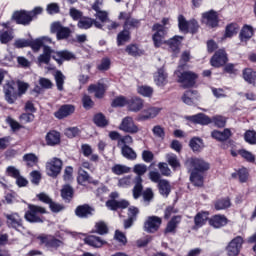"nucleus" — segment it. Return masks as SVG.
<instances>
[{"label": "nucleus", "instance_id": "1", "mask_svg": "<svg viewBox=\"0 0 256 256\" xmlns=\"http://www.w3.org/2000/svg\"><path fill=\"white\" fill-rule=\"evenodd\" d=\"M52 59L58 63V65H63V61H71L75 58V55L67 50L55 52L51 47L45 46L43 48V53L38 56L39 65H49Z\"/></svg>", "mask_w": 256, "mask_h": 256}, {"label": "nucleus", "instance_id": "2", "mask_svg": "<svg viewBox=\"0 0 256 256\" xmlns=\"http://www.w3.org/2000/svg\"><path fill=\"white\" fill-rule=\"evenodd\" d=\"M136 177L134 178V187L132 189L134 199H139L141 193H143V178L142 175L147 173V165L145 164H136L133 168Z\"/></svg>", "mask_w": 256, "mask_h": 256}, {"label": "nucleus", "instance_id": "3", "mask_svg": "<svg viewBox=\"0 0 256 256\" xmlns=\"http://www.w3.org/2000/svg\"><path fill=\"white\" fill-rule=\"evenodd\" d=\"M28 211L25 213L26 221L29 223H43V219L39 215H45L47 210L41 206L29 204Z\"/></svg>", "mask_w": 256, "mask_h": 256}, {"label": "nucleus", "instance_id": "4", "mask_svg": "<svg viewBox=\"0 0 256 256\" xmlns=\"http://www.w3.org/2000/svg\"><path fill=\"white\" fill-rule=\"evenodd\" d=\"M50 31L51 33L56 34V39L58 41L69 39L71 37V33H73L71 31V28L61 25V22L52 23L50 27Z\"/></svg>", "mask_w": 256, "mask_h": 256}, {"label": "nucleus", "instance_id": "5", "mask_svg": "<svg viewBox=\"0 0 256 256\" xmlns=\"http://www.w3.org/2000/svg\"><path fill=\"white\" fill-rule=\"evenodd\" d=\"M63 169V161L57 157L52 158L46 163V173L49 177H58Z\"/></svg>", "mask_w": 256, "mask_h": 256}, {"label": "nucleus", "instance_id": "6", "mask_svg": "<svg viewBox=\"0 0 256 256\" xmlns=\"http://www.w3.org/2000/svg\"><path fill=\"white\" fill-rule=\"evenodd\" d=\"M176 75L178 77V83H181L184 89L193 87V85H195V81H197V74H195V72H176Z\"/></svg>", "mask_w": 256, "mask_h": 256}, {"label": "nucleus", "instance_id": "7", "mask_svg": "<svg viewBox=\"0 0 256 256\" xmlns=\"http://www.w3.org/2000/svg\"><path fill=\"white\" fill-rule=\"evenodd\" d=\"M118 129H120V131H124V133H130V135H136V133H139L140 131L139 126L131 116L123 118Z\"/></svg>", "mask_w": 256, "mask_h": 256}, {"label": "nucleus", "instance_id": "8", "mask_svg": "<svg viewBox=\"0 0 256 256\" xmlns=\"http://www.w3.org/2000/svg\"><path fill=\"white\" fill-rule=\"evenodd\" d=\"M163 219L159 216H149L144 222V231L146 233H157L161 228Z\"/></svg>", "mask_w": 256, "mask_h": 256}, {"label": "nucleus", "instance_id": "9", "mask_svg": "<svg viewBox=\"0 0 256 256\" xmlns=\"http://www.w3.org/2000/svg\"><path fill=\"white\" fill-rule=\"evenodd\" d=\"M152 31H156V33L152 36L153 43L155 47H160L165 43L166 41H163L165 39V35L167 34V31L165 30V26L156 23L152 27Z\"/></svg>", "mask_w": 256, "mask_h": 256}, {"label": "nucleus", "instance_id": "10", "mask_svg": "<svg viewBox=\"0 0 256 256\" xmlns=\"http://www.w3.org/2000/svg\"><path fill=\"white\" fill-rule=\"evenodd\" d=\"M241 247H243V238L241 236H237L226 247V252L228 256H237L241 251Z\"/></svg>", "mask_w": 256, "mask_h": 256}, {"label": "nucleus", "instance_id": "11", "mask_svg": "<svg viewBox=\"0 0 256 256\" xmlns=\"http://www.w3.org/2000/svg\"><path fill=\"white\" fill-rule=\"evenodd\" d=\"M187 163L198 173H203L209 171V162L203 160L202 158H190L187 160Z\"/></svg>", "mask_w": 256, "mask_h": 256}, {"label": "nucleus", "instance_id": "12", "mask_svg": "<svg viewBox=\"0 0 256 256\" xmlns=\"http://www.w3.org/2000/svg\"><path fill=\"white\" fill-rule=\"evenodd\" d=\"M163 111V108L159 107H148L142 111V113L138 116L139 121H147L148 119H155L157 115H159Z\"/></svg>", "mask_w": 256, "mask_h": 256}, {"label": "nucleus", "instance_id": "13", "mask_svg": "<svg viewBox=\"0 0 256 256\" xmlns=\"http://www.w3.org/2000/svg\"><path fill=\"white\" fill-rule=\"evenodd\" d=\"M202 23L208 27H217L219 25V18L217 17V12L211 10L209 12L202 14Z\"/></svg>", "mask_w": 256, "mask_h": 256}, {"label": "nucleus", "instance_id": "14", "mask_svg": "<svg viewBox=\"0 0 256 256\" xmlns=\"http://www.w3.org/2000/svg\"><path fill=\"white\" fill-rule=\"evenodd\" d=\"M227 61V53L223 49H220L212 57L211 65L212 67H222Z\"/></svg>", "mask_w": 256, "mask_h": 256}, {"label": "nucleus", "instance_id": "15", "mask_svg": "<svg viewBox=\"0 0 256 256\" xmlns=\"http://www.w3.org/2000/svg\"><path fill=\"white\" fill-rule=\"evenodd\" d=\"M12 19H15L16 23H18V25H29V23H31L32 18H31V14H29V12L27 11H16L14 12Z\"/></svg>", "mask_w": 256, "mask_h": 256}, {"label": "nucleus", "instance_id": "16", "mask_svg": "<svg viewBox=\"0 0 256 256\" xmlns=\"http://www.w3.org/2000/svg\"><path fill=\"white\" fill-rule=\"evenodd\" d=\"M4 95L7 103L13 104L17 101V96L19 95L13 87V84L8 83L4 86Z\"/></svg>", "mask_w": 256, "mask_h": 256}, {"label": "nucleus", "instance_id": "17", "mask_svg": "<svg viewBox=\"0 0 256 256\" xmlns=\"http://www.w3.org/2000/svg\"><path fill=\"white\" fill-rule=\"evenodd\" d=\"M73 113H75V106L65 104L62 105L54 115L56 119H65V117H69V115H73Z\"/></svg>", "mask_w": 256, "mask_h": 256}, {"label": "nucleus", "instance_id": "18", "mask_svg": "<svg viewBox=\"0 0 256 256\" xmlns=\"http://www.w3.org/2000/svg\"><path fill=\"white\" fill-rule=\"evenodd\" d=\"M6 219L8 227H12L13 229H19V227H23V220L18 213L7 214Z\"/></svg>", "mask_w": 256, "mask_h": 256}, {"label": "nucleus", "instance_id": "19", "mask_svg": "<svg viewBox=\"0 0 256 256\" xmlns=\"http://www.w3.org/2000/svg\"><path fill=\"white\" fill-rule=\"evenodd\" d=\"M77 181L79 185H83L84 183H92V185H99V181L93 180L89 173H87V171H85L82 167L78 169Z\"/></svg>", "mask_w": 256, "mask_h": 256}, {"label": "nucleus", "instance_id": "20", "mask_svg": "<svg viewBox=\"0 0 256 256\" xmlns=\"http://www.w3.org/2000/svg\"><path fill=\"white\" fill-rule=\"evenodd\" d=\"M179 223H181V216H173L171 220L167 223L164 234L167 235L169 233H172L173 235H175V233H177V227L179 226Z\"/></svg>", "mask_w": 256, "mask_h": 256}, {"label": "nucleus", "instance_id": "21", "mask_svg": "<svg viewBox=\"0 0 256 256\" xmlns=\"http://www.w3.org/2000/svg\"><path fill=\"white\" fill-rule=\"evenodd\" d=\"M93 211H95V209H93L91 206L87 204H84L76 208L75 214L77 217H80L81 219H87V217L93 215Z\"/></svg>", "mask_w": 256, "mask_h": 256}, {"label": "nucleus", "instance_id": "22", "mask_svg": "<svg viewBox=\"0 0 256 256\" xmlns=\"http://www.w3.org/2000/svg\"><path fill=\"white\" fill-rule=\"evenodd\" d=\"M181 41H183V37L181 36H174L173 38L169 39L168 41L164 42L168 45L170 51L172 53H179L181 50Z\"/></svg>", "mask_w": 256, "mask_h": 256}, {"label": "nucleus", "instance_id": "23", "mask_svg": "<svg viewBox=\"0 0 256 256\" xmlns=\"http://www.w3.org/2000/svg\"><path fill=\"white\" fill-rule=\"evenodd\" d=\"M118 19H124L125 23H124V27L126 29H130V27H138L139 26V20L132 18L131 14L129 13H125V12H121L118 16Z\"/></svg>", "mask_w": 256, "mask_h": 256}, {"label": "nucleus", "instance_id": "24", "mask_svg": "<svg viewBox=\"0 0 256 256\" xmlns=\"http://www.w3.org/2000/svg\"><path fill=\"white\" fill-rule=\"evenodd\" d=\"M107 89V86L105 84H101V83H98V84H91L89 87H88V91L90 93H95V97L97 99H103V96L105 95V91Z\"/></svg>", "mask_w": 256, "mask_h": 256}, {"label": "nucleus", "instance_id": "25", "mask_svg": "<svg viewBox=\"0 0 256 256\" xmlns=\"http://www.w3.org/2000/svg\"><path fill=\"white\" fill-rule=\"evenodd\" d=\"M143 99L139 97H133L128 100V110L132 111L133 113H138V111H141L143 109Z\"/></svg>", "mask_w": 256, "mask_h": 256}, {"label": "nucleus", "instance_id": "26", "mask_svg": "<svg viewBox=\"0 0 256 256\" xmlns=\"http://www.w3.org/2000/svg\"><path fill=\"white\" fill-rule=\"evenodd\" d=\"M187 120L191 121L192 123H196L198 125H209V123H211V118H209V116L203 113H199L193 116H188Z\"/></svg>", "mask_w": 256, "mask_h": 256}, {"label": "nucleus", "instance_id": "27", "mask_svg": "<svg viewBox=\"0 0 256 256\" xmlns=\"http://www.w3.org/2000/svg\"><path fill=\"white\" fill-rule=\"evenodd\" d=\"M106 207L111 211H117V209H127L129 207V201L127 200H108L106 202Z\"/></svg>", "mask_w": 256, "mask_h": 256}, {"label": "nucleus", "instance_id": "28", "mask_svg": "<svg viewBox=\"0 0 256 256\" xmlns=\"http://www.w3.org/2000/svg\"><path fill=\"white\" fill-rule=\"evenodd\" d=\"M46 143L50 147H55V145H59L61 143V134L59 132L52 130L46 135Z\"/></svg>", "mask_w": 256, "mask_h": 256}, {"label": "nucleus", "instance_id": "29", "mask_svg": "<svg viewBox=\"0 0 256 256\" xmlns=\"http://www.w3.org/2000/svg\"><path fill=\"white\" fill-rule=\"evenodd\" d=\"M154 81L158 87H165L167 85V73L163 68L158 69L155 73Z\"/></svg>", "mask_w": 256, "mask_h": 256}, {"label": "nucleus", "instance_id": "30", "mask_svg": "<svg viewBox=\"0 0 256 256\" xmlns=\"http://www.w3.org/2000/svg\"><path fill=\"white\" fill-rule=\"evenodd\" d=\"M211 137L216 139V141H227L231 137V130L224 129L223 131L214 130L211 132Z\"/></svg>", "mask_w": 256, "mask_h": 256}, {"label": "nucleus", "instance_id": "31", "mask_svg": "<svg viewBox=\"0 0 256 256\" xmlns=\"http://www.w3.org/2000/svg\"><path fill=\"white\" fill-rule=\"evenodd\" d=\"M209 223L215 229H219L227 225V218L223 215H216L209 220Z\"/></svg>", "mask_w": 256, "mask_h": 256}, {"label": "nucleus", "instance_id": "32", "mask_svg": "<svg viewBox=\"0 0 256 256\" xmlns=\"http://www.w3.org/2000/svg\"><path fill=\"white\" fill-rule=\"evenodd\" d=\"M40 85L34 88L35 93H41L42 89H53V82L49 78L40 77L38 80Z\"/></svg>", "mask_w": 256, "mask_h": 256}, {"label": "nucleus", "instance_id": "33", "mask_svg": "<svg viewBox=\"0 0 256 256\" xmlns=\"http://www.w3.org/2000/svg\"><path fill=\"white\" fill-rule=\"evenodd\" d=\"M243 79L250 85H253L254 87H256V72L253 71V69L251 68L244 69Z\"/></svg>", "mask_w": 256, "mask_h": 256}, {"label": "nucleus", "instance_id": "34", "mask_svg": "<svg viewBox=\"0 0 256 256\" xmlns=\"http://www.w3.org/2000/svg\"><path fill=\"white\" fill-rule=\"evenodd\" d=\"M158 189L160 195L163 197H169V193H171V184L167 180H160L158 183Z\"/></svg>", "mask_w": 256, "mask_h": 256}, {"label": "nucleus", "instance_id": "35", "mask_svg": "<svg viewBox=\"0 0 256 256\" xmlns=\"http://www.w3.org/2000/svg\"><path fill=\"white\" fill-rule=\"evenodd\" d=\"M85 243L90 245V247H103L105 245V241H103L100 237L97 236H88L85 238Z\"/></svg>", "mask_w": 256, "mask_h": 256}, {"label": "nucleus", "instance_id": "36", "mask_svg": "<svg viewBox=\"0 0 256 256\" xmlns=\"http://www.w3.org/2000/svg\"><path fill=\"white\" fill-rule=\"evenodd\" d=\"M121 152L123 157L129 159L130 161H135V159H137V153L134 152L133 148L129 147L128 145L122 146Z\"/></svg>", "mask_w": 256, "mask_h": 256}, {"label": "nucleus", "instance_id": "37", "mask_svg": "<svg viewBox=\"0 0 256 256\" xmlns=\"http://www.w3.org/2000/svg\"><path fill=\"white\" fill-rule=\"evenodd\" d=\"M190 181L195 187H203V175H201V172L193 170L190 175Z\"/></svg>", "mask_w": 256, "mask_h": 256}, {"label": "nucleus", "instance_id": "38", "mask_svg": "<svg viewBox=\"0 0 256 256\" xmlns=\"http://www.w3.org/2000/svg\"><path fill=\"white\" fill-rule=\"evenodd\" d=\"M253 37V27L245 25L240 32L241 41H249Z\"/></svg>", "mask_w": 256, "mask_h": 256}, {"label": "nucleus", "instance_id": "39", "mask_svg": "<svg viewBox=\"0 0 256 256\" xmlns=\"http://www.w3.org/2000/svg\"><path fill=\"white\" fill-rule=\"evenodd\" d=\"M61 197L64 201H71L73 199V187L69 184L64 185L61 189Z\"/></svg>", "mask_w": 256, "mask_h": 256}, {"label": "nucleus", "instance_id": "40", "mask_svg": "<svg viewBox=\"0 0 256 256\" xmlns=\"http://www.w3.org/2000/svg\"><path fill=\"white\" fill-rule=\"evenodd\" d=\"M112 173H114V175H125V173H131V168L126 165L115 164L112 167Z\"/></svg>", "mask_w": 256, "mask_h": 256}, {"label": "nucleus", "instance_id": "41", "mask_svg": "<svg viewBox=\"0 0 256 256\" xmlns=\"http://www.w3.org/2000/svg\"><path fill=\"white\" fill-rule=\"evenodd\" d=\"M42 243H45L48 247H61L63 242L53 237H40Z\"/></svg>", "mask_w": 256, "mask_h": 256}, {"label": "nucleus", "instance_id": "42", "mask_svg": "<svg viewBox=\"0 0 256 256\" xmlns=\"http://www.w3.org/2000/svg\"><path fill=\"white\" fill-rule=\"evenodd\" d=\"M54 79L56 81V87L58 91H63V85H65V75L61 71H56L54 74Z\"/></svg>", "mask_w": 256, "mask_h": 256}, {"label": "nucleus", "instance_id": "43", "mask_svg": "<svg viewBox=\"0 0 256 256\" xmlns=\"http://www.w3.org/2000/svg\"><path fill=\"white\" fill-rule=\"evenodd\" d=\"M93 121L95 125H97V127H107L109 125V121L107 120L105 115H103V113L96 114Z\"/></svg>", "mask_w": 256, "mask_h": 256}, {"label": "nucleus", "instance_id": "44", "mask_svg": "<svg viewBox=\"0 0 256 256\" xmlns=\"http://www.w3.org/2000/svg\"><path fill=\"white\" fill-rule=\"evenodd\" d=\"M209 214L207 212H200L194 217V222L196 227H203L205 225V221L209 219Z\"/></svg>", "mask_w": 256, "mask_h": 256}, {"label": "nucleus", "instance_id": "45", "mask_svg": "<svg viewBox=\"0 0 256 256\" xmlns=\"http://www.w3.org/2000/svg\"><path fill=\"white\" fill-rule=\"evenodd\" d=\"M130 39L131 33L128 30H123L117 36L118 46L121 47V45H125V43H127V41H129Z\"/></svg>", "mask_w": 256, "mask_h": 256}, {"label": "nucleus", "instance_id": "46", "mask_svg": "<svg viewBox=\"0 0 256 256\" xmlns=\"http://www.w3.org/2000/svg\"><path fill=\"white\" fill-rule=\"evenodd\" d=\"M79 29H91L93 27V19L90 17H82L77 24Z\"/></svg>", "mask_w": 256, "mask_h": 256}, {"label": "nucleus", "instance_id": "47", "mask_svg": "<svg viewBox=\"0 0 256 256\" xmlns=\"http://www.w3.org/2000/svg\"><path fill=\"white\" fill-rule=\"evenodd\" d=\"M229 207H231V200H229V198L217 200L215 203V209L217 211H221L222 209H227Z\"/></svg>", "mask_w": 256, "mask_h": 256}, {"label": "nucleus", "instance_id": "48", "mask_svg": "<svg viewBox=\"0 0 256 256\" xmlns=\"http://www.w3.org/2000/svg\"><path fill=\"white\" fill-rule=\"evenodd\" d=\"M178 25L180 31H183L184 33H189V22L185 20V17L183 15H180L178 17Z\"/></svg>", "mask_w": 256, "mask_h": 256}, {"label": "nucleus", "instance_id": "49", "mask_svg": "<svg viewBox=\"0 0 256 256\" xmlns=\"http://www.w3.org/2000/svg\"><path fill=\"white\" fill-rule=\"evenodd\" d=\"M244 139L246 143H249L250 145H256V132L253 130L246 131Z\"/></svg>", "mask_w": 256, "mask_h": 256}, {"label": "nucleus", "instance_id": "50", "mask_svg": "<svg viewBox=\"0 0 256 256\" xmlns=\"http://www.w3.org/2000/svg\"><path fill=\"white\" fill-rule=\"evenodd\" d=\"M190 147L193 151H201L203 147V140L201 138H193L190 141Z\"/></svg>", "mask_w": 256, "mask_h": 256}, {"label": "nucleus", "instance_id": "51", "mask_svg": "<svg viewBox=\"0 0 256 256\" xmlns=\"http://www.w3.org/2000/svg\"><path fill=\"white\" fill-rule=\"evenodd\" d=\"M23 159L24 161H26L28 167H33V165H37V161H39L35 154H25Z\"/></svg>", "mask_w": 256, "mask_h": 256}, {"label": "nucleus", "instance_id": "52", "mask_svg": "<svg viewBox=\"0 0 256 256\" xmlns=\"http://www.w3.org/2000/svg\"><path fill=\"white\" fill-rule=\"evenodd\" d=\"M138 93L142 95V97H151V95H153V89L151 86H139Z\"/></svg>", "mask_w": 256, "mask_h": 256}, {"label": "nucleus", "instance_id": "53", "mask_svg": "<svg viewBox=\"0 0 256 256\" xmlns=\"http://www.w3.org/2000/svg\"><path fill=\"white\" fill-rule=\"evenodd\" d=\"M69 15L72 17L73 21H81L83 18V12L77 10V8H70Z\"/></svg>", "mask_w": 256, "mask_h": 256}, {"label": "nucleus", "instance_id": "54", "mask_svg": "<svg viewBox=\"0 0 256 256\" xmlns=\"http://www.w3.org/2000/svg\"><path fill=\"white\" fill-rule=\"evenodd\" d=\"M6 175L8 177H13V179H16L21 175V172L15 166H9L6 168Z\"/></svg>", "mask_w": 256, "mask_h": 256}, {"label": "nucleus", "instance_id": "55", "mask_svg": "<svg viewBox=\"0 0 256 256\" xmlns=\"http://www.w3.org/2000/svg\"><path fill=\"white\" fill-rule=\"evenodd\" d=\"M129 100L123 96H119L112 102V107H125V105H128Z\"/></svg>", "mask_w": 256, "mask_h": 256}, {"label": "nucleus", "instance_id": "56", "mask_svg": "<svg viewBox=\"0 0 256 256\" xmlns=\"http://www.w3.org/2000/svg\"><path fill=\"white\" fill-rule=\"evenodd\" d=\"M152 133L159 139H165V129L161 125H156L152 129Z\"/></svg>", "mask_w": 256, "mask_h": 256}, {"label": "nucleus", "instance_id": "57", "mask_svg": "<svg viewBox=\"0 0 256 256\" xmlns=\"http://www.w3.org/2000/svg\"><path fill=\"white\" fill-rule=\"evenodd\" d=\"M167 161L173 169H177L179 167V160L177 159V155L175 154H167L166 155Z\"/></svg>", "mask_w": 256, "mask_h": 256}, {"label": "nucleus", "instance_id": "58", "mask_svg": "<svg viewBox=\"0 0 256 256\" xmlns=\"http://www.w3.org/2000/svg\"><path fill=\"white\" fill-rule=\"evenodd\" d=\"M211 123H214L216 127H225L227 119L223 116H214L211 120Z\"/></svg>", "mask_w": 256, "mask_h": 256}, {"label": "nucleus", "instance_id": "59", "mask_svg": "<svg viewBox=\"0 0 256 256\" xmlns=\"http://www.w3.org/2000/svg\"><path fill=\"white\" fill-rule=\"evenodd\" d=\"M96 231L99 235H107L109 229L107 228V224L105 222L96 223Z\"/></svg>", "mask_w": 256, "mask_h": 256}, {"label": "nucleus", "instance_id": "60", "mask_svg": "<svg viewBox=\"0 0 256 256\" xmlns=\"http://www.w3.org/2000/svg\"><path fill=\"white\" fill-rule=\"evenodd\" d=\"M109 67H111V60L109 58H103L97 68L99 71H108Z\"/></svg>", "mask_w": 256, "mask_h": 256}, {"label": "nucleus", "instance_id": "61", "mask_svg": "<svg viewBox=\"0 0 256 256\" xmlns=\"http://www.w3.org/2000/svg\"><path fill=\"white\" fill-rule=\"evenodd\" d=\"M137 215H139V208L131 206L128 209V219H132V221H137Z\"/></svg>", "mask_w": 256, "mask_h": 256}, {"label": "nucleus", "instance_id": "62", "mask_svg": "<svg viewBox=\"0 0 256 256\" xmlns=\"http://www.w3.org/2000/svg\"><path fill=\"white\" fill-rule=\"evenodd\" d=\"M141 195L143 196V200L146 203H150L154 197L153 190L151 188H147L144 192L141 193Z\"/></svg>", "mask_w": 256, "mask_h": 256}, {"label": "nucleus", "instance_id": "63", "mask_svg": "<svg viewBox=\"0 0 256 256\" xmlns=\"http://www.w3.org/2000/svg\"><path fill=\"white\" fill-rule=\"evenodd\" d=\"M237 33V24H229L226 27L225 37H233Z\"/></svg>", "mask_w": 256, "mask_h": 256}, {"label": "nucleus", "instance_id": "64", "mask_svg": "<svg viewBox=\"0 0 256 256\" xmlns=\"http://www.w3.org/2000/svg\"><path fill=\"white\" fill-rule=\"evenodd\" d=\"M132 181H133V180H132L131 176L123 177V178H121V179L118 181V186H119V187H130Z\"/></svg>", "mask_w": 256, "mask_h": 256}]
</instances>
